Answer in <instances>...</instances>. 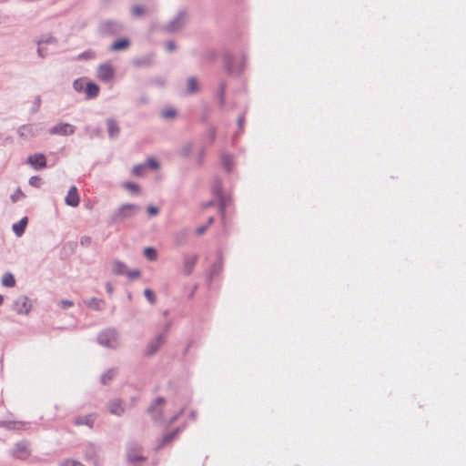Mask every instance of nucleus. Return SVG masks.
<instances>
[{"instance_id": "nucleus-1", "label": "nucleus", "mask_w": 466, "mask_h": 466, "mask_svg": "<svg viewBox=\"0 0 466 466\" xmlns=\"http://www.w3.org/2000/svg\"><path fill=\"white\" fill-rule=\"evenodd\" d=\"M139 210V207L134 204H124L114 213L115 220H122L134 216Z\"/></svg>"}, {"instance_id": "nucleus-2", "label": "nucleus", "mask_w": 466, "mask_h": 466, "mask_svg": "<svg viewBox=\"0 0 466 466\" xmlns=\"http://www.w3.org/2000/svg\"><path fill=\"white\" fill-rule=\"evenodd\" d=\"M97 78L103 82H111L115 76V69L112 65L106 63L100 65L97 68Z\"/></svg>"}, {"instance_id": "nucleus-3", "label": "nucleus", "mask_w": 466, "mask_h": 466, "mask_svg": "<svg viewBox=\"0 0 466 466\" xmlns=\"http://www.w3.org/2000/svg\"><path fill=\"white\" fill-rule=\"evenodd\" d=\"M31 454L29 446L26 442H18L15 444L13 455L15 458L25 461L29 458Z\"/></svg>"}, {"instance_id": "nucleus-4", "label": "nucleus", "mask_w": 466, "mask_h": 466, "mask_svg": "<svg viewBox=\"0 0 466 466\" xmlns=\"http://www.w3.org/2000/svg\"><path fill=\"white\" fill-rule=\"evenodd\" d=\"M51 135L69 136L75 132V127L68 123H59L50 129Z\"/></svg>"}, {"instance_id": "nucleus-5", "label": "nucleus", "mask_w": 466, "mask_h": 466, "mask_svg": "<svg viewBox=\"0 0 466 466\" xmlns=\"http://www.w3.org/2000/svg\"><path fill=\"white\" fill-rule=\"evenodd\" d=\"M27 163L35 169H40L46 167V158L44 154L37 153L27 157Z\"/></svg>"}, {"instance_id": "nucleus-6", "label": "nucleus", "mask_w": 466, "mask_h": 466, "mask_svg": "<svg viewBox=\"0 0 466 466\" xmlns=\"http://www.w3.org/2000/svg\"><path fill=\"white\" fill-rule=\"evenodd\" d=\"M15 308L18 314H27L31 310L32 305L26 297H20L15 300Z\"/></svg>"}, {"instance_id": "nucleus-7", "label": "nucleus", "mask_w": 466, "mask_h": 466, "mask_svg": "<svg viewBox=\"0 0 466 466\" xmlns=\"http://www.w3.org/2000/svg\"><path fill=\"white\" fill-rule=\"evenodd\" d=\"M164 342H165V336L164 335L157 336L155 340L151 341L147 345L145 354L147 356L153 355L164 344Z\"/></svg>"}, {"instance_id": "nucleus-8", "label": "nucleus", "mask_w": 466, "mask_h": 466, "mask_svg": "<svg viewBox=\"0 0 466 466\" xmlns=\"http://www.w3.org/2000/svg\"><path fill=\"white\" fill-rule=\"evenodd\" d=\"M65 201L66 205L71 207H77L79 205L80 198L77 193V188L75 186L70 187Z\"/></svg>"}, {"instance_id": "nucleus-9", "label": "nucleus", "mask_w": 466, "mask_h": 466, "mask_svg": "<svg viewBox=\"0 0 466 466\" xmlns=\"http://www.w3.org/2000/svg\"><path fill=\"white\" fill-rule=\"evenodd\" d=\"M85 93L87 99L95 98L99 94V86L95 83L87 82Z\"/></svg>"}, {"instance_id": "nucleus-10", "label": "nucleus", "mask_w": 466, "mask_h": 466, "mask_svg": "<svg viewBox=\"0 0 466 466\" xmlns=\"http://www.w3.org/2000/svg\"><path fill=\"white\" fill-rule=\"evenodd\" d=\"M27 221V218L25 217L20 221L13 225V230L17 237H21L24 234Z\"/></svg>"}, {"instance_id": "nucleus-11", "label": "nucleus", "mask_w": 466, "mask_h": 466, "mask_svg": "<svg viewBox=\"0 0 466 466\" xmlns=\"http://www.w3.org/2000/svg\"><path fill=\"white\" fill-rule=\"evenodd\" d=\"M108 410L114 415L120 416L124 412V408L120 401L113 400L108 403Z\"/></svg>"}, {"instance_id": "nucleus-12", "label": "nucleus", "mask_w": 466, "mask_h": 466, "mask_svg": "<svg viewBox=\"0 0 466 466\" xmlns=\"http://www.w3.org/2000/svg\"><path fill=\"white\" fill-rule=\"evenodd\" d=\"M129 40L127 38L118 39L114 42L111 46V50L113 51H121L125 50L129 46Z\"/></svg>"}, {"instance_id": "nucleus-13", "label": "nucleus", "mask_w": 466, "mask_h": 466, "mask_svg": "<svg viewBox=\"0 0 466 466\" xmlns=\"http://www.w3.org/2000/svg\"><path fill=\"white\" fill-rule=\"evenodd\" d=\"M3 425H5L6 428H8V429L22 431V430L27 429L28 423L25 422V421H15V420L12 421V420H10V421L3 422Z\"/></svg>"}, {"instance_id": "nucleus-14", "label": "nucleus", "mask_w": 466, "mask_h": 466, "mask_svg": "<svg viewBox=\"0 0 466 466\" xmlns=\"http://www.w3.org/2000/svg\"><path fill=\"white\" fill-rule=\"evenodd\" d=\"M94 415L89 414L86 416H80L76 419V425H87L88 427H92L94 424Z\"/></svg>"}, {"instance_id": "nucleus-15", "label": "nucleus", "mask_w": 466, "mask_h": 466, "mask_svg": "<svg viewBox=\"0 0 466 466\" xmlns=\"http://www.w3.org/2000/svg\"><path fill=\"white\" fill-rule=\"evenodd\" d=\"M107 130L111 137H115L119 134V127L117 123L113 119H108L106 122Z\"/></svg>"}, {"instance_id": "nucleus-16", "label": "nucleus", "mask_w": 466, "mask_h": 466, "mask_svg": "<svg viewBox=\"0 0 466 466\" xmlns=\"http://www.w3.org/2000/svg\"><path fill=\"white\" fill-rule=\"evenodd\" d=\"M112 270L115 274L122 275L127 273L126 265L121 261H114L112 264Z\"/></svg>"}, {"instance_id": "nucleus-17", "label": "nucleus", "mask_w": 466, "mask_h": 466, "mask_svg": "<svg viewBox=\"0 0 466 466\" xmlns=\"http://www.w3.org/2000/svg\"><path fill=\"white\" fill-rule=\"evenodd\" d=\"M2 285L7 288H12L15 285V279L13 274L5 273L2 278Z\"/></svg>"}, {"instance_id": "nucleus-18", "label": "nucleus", "mask_w": 466, "mask_h": 466, "mask_svg": "<svg viewBox=\"0 0 466 466\" xmlns=\"http://www.w3.org/2000/svg\"><path fill=\"white\" fill-rule=\"evenodd\" d=\"M104 301L102 299H96V298H93L91 299L90 300H88L86 302V305L91 308V309H96V310H99L103 308L104 306Z\"/></svg>"}, {"instance_id": "nucleus-19", "label": "nucleus", "mask_w": 466, "mask_h": 466, "mask_svg": "<svg viewBox=\"0 0 466 466\" xmlns=\"http://www.w3.org/2000/svg\"><path fill=\"white\" fill-rule=\"evenodd\" d=\"M86 79L81 77V78H77L74 81V84H73V86H74V89L76 91V92H82L85 90L86 86Z\"/></svg>"}, {"instance_id": "nucleus-20", "label": "nucleus", "mask_w": 466, "mask_h": 466, "mask_svg": "<svg viewBox=\"0 0 466 466\" xmlns=\"http://www.w3.org/2000/svg\"><path fill=\"white\" fill-rule=\"evenodd\" d=\"M144 255L147 258H148L151 261H154L157 258V250L151 247H147L144 249Z\"/></svg>"}, {"instance_id": "nucleus-21", "label": "nucleus", "mask_w": 466, "mask_h": 466, "mask_svg": "<svg viewBox=\"0 0 466 466\" xmlns=\"http://www.w3.org/2000/svg\"><path fill=\"white\" fill-rule=\"evenodd\" d=\"M188 93H194L198 90V82L195 77H189L187 80Z\"/></svg>"}, {"instance_id": "nucleus-22", "label": "nucleus", "mask_w": 466, "mask_h": 466, "mask_svg": "<svg viewBox=\"0 0 466 466\" xmlns=\"http://www.w3.org/2000/svg\"><path fill=\"white\" fill-rule=\"evenodd\" d=\"M145 170H146V165H142V164H141V165H137V166H135V167H133L132 172H133V174H134L135 176L139 177V176H142V175L144 174Z\"/></svg>"}, {"instance_id": "nucleus-23", "label": "nucleus", "mask_w": 466, "mask_h": 466, "mask_svg": "<svg viewBox=\"0 0 466 466\" xmlns=\"http://www.w3.org/2000/svg\"><path fill=\"white\" fill-rule=\"evenodd\" d=\"M195 263H196L195 258H191L186 261V265H185V273L186 274H189L191 272V269L194 267Z\"/></svg>"}, {"instance_id": "nucleus-24", "label": "nucleus", "mask_w": 466, "mask_h": 466, "mask_svg": "<svg viewBox=\"0 0 466 466\" xmlns=\"http://www.w3.org/2000/svg\"><path fill=\"white\" fill-rule=\"evenodd\" d=\"M144 294H145V297L147 298V299L151 304H154L156 302L155 294H154V292L151 289H145Z\"/></svg>"}, {"instance_id": "nucleus-25", "label": "nucleus", "mask_w": 466, "mask_h": 466, "mask_svg": "<svg viewBox=\"0 0 466 466\" xmlns=\"http://www.w3.org/2000/svg\"><path fill=\"white\" fill-rule=\"evenodd\" d=\"M177 112L175 109L168 108L162 111L161 115L164 118H172L176 116Z\"/></svg>"}, {"instance_id": "nucleus-26", "label": "nucleus", "mask_w": 466, "mask_h": 466, "mask_svg": "<svg viewBox=\"0 0 466 466\" xmlns=\"http://www.w3.org/2000/svg\"><path fill=\"white\" fill-rule=\"evenodd\" d=\"M127 459L130 462L145 461V457H143L142 455H133L130 451H128Z\"/></svg>"}, {"instance_id": "nucleus-27", "label": "nucleus", "mask_w": 466, "mask_h": 466, "mask_svg": "<svg viewBox=\"0 0 466 466\" xmlns=\"http://www.w3.org/2000/svg\"><path fill=\"white\" fill-rule=\"evenodd\" d=\"M145 13V9L144 7L140 6V5H136L132 8V14L134 16H140L142 15L143 14Z\"/></svg>"}, {"instance_id": "nucleus-28", "label": "nucleus", "mask_w": 466, "mask_h": 466, "mask_svg": "<svg viewBox=\"0 0 466 466\" xmlns=\"http://www.w3.org/2000/svg\"><path fill=\"white\" fill-rule=\"evenodd\" d=\"M124 187H125L127 189H128V190H130V191H132V192H138V190H139L138 186H137V184H134V183H131V182H127V183H125V184H124Z\"/></svg>"}, {"instance_id": "nucleus-29", "label": "nucleus", "mask_w": 466, "mask_h": 466, "mask_svg": "<svg viewBox=\"0 0 466 466\" xmlns=\"http://www.w3.org/2000/svg\"><path fill=\"white\" fill-rule=\"evenodd\" d=\"M91 242H92V238L89 236H84L80 238V244L83 247L90 246Z\"/></svg>"}, {"instance_id": "nucleus-30", "label": "nucleus", "mask_w": 466, "mask_h": 466, "mask_svg": "<svg viewBox=\"0 0 466 466\" xmlns=\"http://www.w3.org/2000/svg\"><path fill=\"white\" fill-rule=\"evenodd\" d=\"M63 466H83L80 462L74 460H66L62 463Z\"/></svg>"}, {"instance_id": "nucleus-31", "label": "nucleus", "mask_w": 466, "mask_h": 466, "mask_svg": "<svg viewBox=\"0 0 466 466\" xmlns=\"http://www.w3.org/2000/svg\"><path fill=\"white\" fill-rule=\"evenodd\" d=\"M40 180L41 179L39 177L35 176V177H30L29 184L33 187H38L40 184Z\"/></svg>"}, {"instance_id": "nucleus-32", "label": "nucleus", "mask_w": 466, "mask_h": 466, "mask_svg": "<svg viewBox=\"0 0 466 466\" xmlns=\"http://www.w3.org/2000/svg\"><path fill=\"white\" fill-rule=\"evenodd\" d=\"M176 435V432H173L171 434H168L163 438L162 443L160 446L165 445L167 442H169Z\"/></svg>"}, {"instance_id": "nucleus-33", "label": "nucleus", "mask_w": 466, "mask_h": 466, "mask_svg": "<svg viewBox=\"0 0 466 466\" xmlns=\"http://www.w3.org/2000/svg\"><path fill=\"white\" fill-rule=\"evenodd\" d=\"M23 197H24V193L20 189H17L16 193L12 196V200L14 202H15Z\"/></svg>"}, {"instance_id": "nucleus-34", "label": "nucleus", "mask_w": 466, "mask_h": 466, "mask_svg": "<svg viewBox=\"0 0 466 466\" xmlns=\"http://www.w3.org/2000/svg\"><path fill=\"white\" fill-rule=\"evenodd\" d=\"M147 165L150 166L153 168H157L158 167V163L154 158H148L147 159Z\"/></svg>"}, {"instance_id": "nucleus-35", "label": "nucleus", "mask_w": 466, "mask_h": 466, "mask_svg": "<svg viewBox=\"0 0 466 466\" xmlns=\"http://www.w3.org/2000/svg\"><path fill=\"white\" fill-rule=\"evenodd\" d=\"M157 212H158V209L155 207L150 206L147 208V213L149 216H155L157 214Z\"/></svg>"}, {"instance_id": "nucleus-36", "label": "nucleus", "mask_w": 466, "mask_h": 466, "mask_svg": "<svg viewBox=\"0 0 466 466\" xmlns=\"http://www.w3.org/2000/svg\"><path fill=\"white\" fill-rule=\"evenodd\" d=\"M61 303H62V307L65 309L73 306V302L68 301V300H63Z\"/></svg>"}, {"instance_id": "nucleus-37", "label": "nucleus", "mask_w": 466, "mask_h": 466, "mask_svg": "<svg viewBox=\"0 0 466 466\" xmlns=\"http://www.w3.org/2000/svg\"><path fill=\"white\" fill-rule=\"evenodd\" d=\"M127 274H128V276L130 278H137L139 276V271H133V272H127Z\"/></svg>"}, {"instance_id": "nucleus-38", "label": "nucleus", "mask_w": 466, "mask_h": 466, "mask_svg": "<svg viewBox=\"0 0 466 466\" xmlns=\"http://www.w3.org/2000/svg\"><path fill=\"white\" fill-rule=\"evenodd\" d=\"M205 231H206V227H199V228H197V233L198 235L203 234Z\"/></svg>"}, {"instance_id": "nucleus-39", "label": "nucleus", "mask_w": 466, "mask_h": 466, "mask_svg": "<svg viewBox=\"0 0 466 466\" xmlns=\"http://www.w3.org/2000/svg\"><path fill=\"white\" fill-rule=\"evenodd\" d=\"M167 48L169 51L174 50V49H175V45H174V43L169 42V43L167 45Z\"/></svg>"}, {"instance_id": "nucleus-40", "label": "nucleus", "mask_w": 466, "mask_h": 466, "mask_svg": "<svg viewBox=\"0 0 466 466\" xmlns=\"http://www.w3.org/2000/svg\"><path fill=\"white\" fill-rule=\"evenodd\" d=\"M106 289L109 293H112L113 292V287L111 286L110 283H107L106 284Z\"/></svg>"}, {"instance_id": "nucleus-41", "label": "nucleus", "mask_w": 466, "mask_h": 466, "mask_svg": "<svg viewBox=\"0 0 466 466\" xmlns=\"http://www.w3.org/2000/svg\"><path fill=\"white\" fill-rule=\"evenodd\" d=\"M163 402H164V400H163V399H157V400H156V403H157V404H163Z\"/></svg>"}, {"instance_id": "nucleus-42", "label": "nucleus", "mask_w": 466, "mask_h": 466, "mask_svg": "<svg viewBox=\"0 0 466 466\" xmlns=\"http://www.w3.org/2000/svg\"><path fill=\"white\" fill-rule=\"evenodd\" d=\"M107 376H108V374H106V375H104V376H103L102 380H103V382H104V383H106V378Z\"/></svg>"}, {"instance_id": "nucleus-43", "label": "nucleus", "mask_w": 466, "mask_h": 466, "mask_svg": "<svg viewBox=\"0 0 466 466\" xmlns=\"http://www.w3.org/2000/svg\"><path fill=\"white\" fill-rule=\"evenodd\" d=\"M104 336H105V334H102V335L100 336V340H101V342H102V343H104Z\"/></svg>"}, {"instance_id": "nucleus-44", "label": "nucleus", "mask_w": 466, "mask_h": 466, "mask_svg": "<svg viewBox=\"0 0 466 466\" xmlns=\"http://www.w3.org/2000/svg\"><path fill=\"white\" fill-rule=\"evenodd\" d=\"M3 301H4V298L2 295H0V305L3 303Z\"/></svg>"}, {"instance_id": "nucleus-45", "label": "nucleus", "mask_w": 466, "mask_h": 466, "mask_svg": "<svg viewBox=\"0 0 466 466\" xmlns=\"http://www.w3.org/2000/svg\"><path fill=\"white\" fill-rule=\"evenodd\" d=\"M212 222H213V218H210L208 219V224H211Z\"/></svg>"}, {"instance_id": "nucleus-46", "label": "nucleus", "mask_w": 466, "mask_h": 466, "mask_svg": "<svg viewBox=\"0 0 466 466\" xmlns=\"http://www.w3.org/2000/svg\"><path fill=\"white\" fill-rule=\"evenodd\" d=\"M107 346H112V344L110 342H106V343Z\"/></svg>"}, {"instance_id": "nucleus-47", "label": "nucleus", "mask_w": 466, "mask_h": 466, "mask_svg": "<svg viewBox=\"0 0 466 466\" xmlns=\"http://www.w3.org/2000/svg\"><path fill=\"white\" fill-rule=\"evenodd\" d=\"M239 125L242 126V119H239Z\"/></svg>"}]
</instances>
